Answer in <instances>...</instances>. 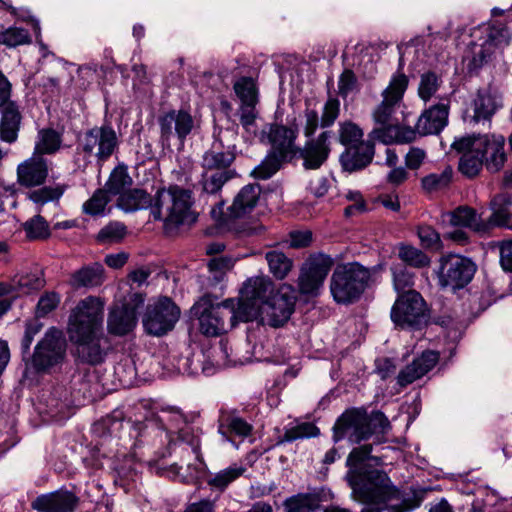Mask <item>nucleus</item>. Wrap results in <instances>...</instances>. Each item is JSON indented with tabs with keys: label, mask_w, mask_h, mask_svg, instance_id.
<instances>
[{
	"label": "nucleus",
	"mask_w": 512,
	"mask_h": 512,
	"mask_svg": "<svg viewBox=\"0 0 512 512\" xmlns=\"http://www.w3.org/2000/svg\"><path fill=\"white\" fill-rule=\"evenodd\" d=\"M334 261L324 253L312 254L301 268L299 290L305 295H317L329 274Z\"/></svg>",
	"instance_id": "17"
},
{
	"label": "nucleus",
	"mask_w": 512,
	"mask_h": 512,
	"mask_svg": "<svg viewBox=\"0 0 512 512\" xmlns=\"http://www.w3.org/2000/svg\"><path fill=\"white\" fill-rule=\"evenodd\" d=\"M79 505L80 498L66 488L41 494L31 502V508L37 512H75Z\"/></svg>",
	"instance_id": "21"
},
{
	"label": "nucleus",
	"mask_w": 512,
	"mask_h": 512,
	"mask_svg": "<svg viewBox=\"0 0 512 512\" xmlns=\"http://www.w3.org/2000/svg\"><path fill=\"white\" fill-rule=\"evenodd\" d=\"M26 236L30 240H43L50 236L48 222L41 215H35L23 224Z\"/></svg>",
	"instance_id": "52"
},
{
	"label": "nucleus",
	"mask_w": 512,
	"mask_h": 512,
	"mask_svg": "<svg viewBox=\"0 0 512 512\" xmlns=\"http://www.w3.org/2000/svg\"><path fill=\"white\" fill-rule=\"evenodd\" d=\"M320 433L319 428L310 422H305L294 426L292 428L286 429L284 434L278 438L277 445H282L286 442H293L298 439L316 437Z\"/></svg>",
	"instance_id": "48"
},
{
	"label": "nucleus",
	"mask_w": 512,
	"mask_h": 512,
	"mask_svg": "<svg viewBox=\"0 0 512 512\" xmlns=\"http://www.w3.org/2000/svg\"><path fill=\"white\" fill-rule=\"evenodd\" d=\"M30 41V34L24 28L10 27L5 31L0 32V44L8 47L28 44Z\"/></svg>",
	"instance_id": "57"
},
{
	"label": "nucleus",
	"mask_w": 512,
	"mask_h": 512,
	"mask_svg": "<svg viewBox=\"0 0 512 512\" xmlns=\"http://www.w3.org/2000/svg\"><path fill=\"white\" fill-rule=\"evenodd\" d=\"M178 439L186 444H188L193 453L196 456L197 461L200 464L205 465L204 458L201 452V434L202 430L199 427H195L191 425L189 422L185 423L182 427H179L177 430Z\"/></svg>",
	"instance_id": "42"
},
{
	"label": "nucleus",
	"mask_w": 512,
	"mask_h": 512,
	"mask_svg": "<svg viewBox=\"0 0 512 512\" xmlns=\"http://www.w3.org/2000/svg\"><path fill=\"white\" fill-rule=\"evenodd\" d=\"M417 235L421 246L425 249L437 250L442 246L440 234L430 225H419Z\"/></svg>",
	"instance_id": "59"
},
{
	"label": "nucleus",
	"mask_w": 512,
	"mask_h": 512,
	"mask_svg": "<svg viewBox=\"0 0 512 512\" xmlns=\"http://www.w3.org/2000/svg\"><path fill=\"white\" fill-rule=\"evenodd\" d=\"M370 271L357 262L338 265L330 279V292L338 304L356 302L365 291Z\"/></svg>",
	"instance_id": "9"
},
{
	"label": "nucleus",
	"mask_w": 512,
	"mask_h": 512,
	"mask_svg": "<svg viewBox=\"0 0 512 512\" xmlns=\"http://www.w3.org/2000/svg\"><path fill=\"white\" fill-rule=\"evenodd\" d=\"M316 499L310 494H298L285 501L286 512H316Z\"/></svg>",
	"instance_id": "54"
},
{
	"label": "nucleus",
	"mask_w": 512,
	"mask_h": 512,
	"mask_svg": "<svg viewBox=\"0 0 512 512\" xmlns=\"http://www.w3.org/2000/svg\"><path fill=\"white\" fill-rule=\"evenodd\" d=\"M235 94L240 99V124L247 132L256 134V106L259 102L258 87L251 77H241L233 85Z\"/></svg>",
	"instance_id": "18"
},
{
	"label": "nucleus",
	"mask_w": 512,
	"mask_h": 512,
	"mask_svg": "<svg viewBox=\"0 0 512 512\" xmlns=\"http://www.w3.org/2000/svg\"><path fill=\"white\" fill-rule=\"evenodd\" d=\"M110 202L109 195L105 189L99 188L94 191L92 196L83 203L82 211L84 214L97 217L105 213L106 206Z\"/></svg>",
	"instance_id": "49"
},
{
	"label": "nucleus",
	"mask_w": 512,
	"mask_h": 512,
	"mask_svg": "<svg viewBox=\"0 0 512 512\" xmlns=\"http://www.w3.org/2000/svg\"><path fill=\"white\" fill-rule=\"evenodd\" d=\"M181 315L179 306L169 297L161 296L150 301L142 314L146 334L161 337L172 331Z\"/></svg>",
	"instance_id": "13"
},
{
	"label": "nucleus",
	"mask_w": 512,
	"mask_h": 512,
	"mask_svg": "<svg viewBox=\"0 0 512 512\" xmlns=\"http://www.w3.org/2000/svg\"><path fill=\"white\" fill-rule=\"evenodd\" d=\"M393 285L398 295L406 291L414 290L415 274L404 265H395L392 268Z\"/></svg>",
	"instance_id": "53"
},
{
	"label": "nucleus",
	"mask_w": 512,
	"mask_h": 512,
	"mask_svg": "<svg viewBox=\"0 0 512 512\" xmlns=\"http://www.w3.org/2000/svg\"><path fill=\"white\" fill-rule=\"evenodd\" d=\"M398 257L405 264L417 269H422L430 265V257L420 249L408 245L401 244L398 248Z\"/></svg>",
	"instance_id": "43"
},
{
	"label": "nucleus",
	"mask_w": 512,
	"mask_h": 512,
	"mask_svg": "<svg viewBox=\"0 0 512 512\" xmlns=\"http://www.w3.org/2000/svg\"><path fill=\"white\" fill-rule=\"evenodd\" d=\"M49 170V161L42 155L33 153L17 165V184L27 189L42 186L47 181Z\"/></svg>",
	"instance_id": "20"
},
{
	"label": "nucleus",
	"mask_w": 512,
	"mask_h": 512,
	"mask_svg": "<svg viewBox=\"0 0 512 512\" xmlns=\"http://www.w3.org/2000/svg\"><path fill=\"white\" fill-rule=\"evenodd\" d=\"M438 271L439 285L453 291L466 287L474 277L476 264L468 257L447 254L440 258Z\"/></svg>",
	"instance_id": "14"
},
{
	"label": "nucleus",
	"mask_w": 512,
	"mask_h": 512,
	"mask_svg": "<svg viewBox=\"0 0 512 512\" xmlns=\"http://www.w3.org/2000/svg\"><path fill=\"white\" fill-rule=\"evenodd\" d=\"M443 218L453 227L468 228L479 234L487 233L484 220L471 206L460 205L452 211L445 212Z\"/></svg>",
	"instance_id": "31"
},
{
	"label": "nucleus",
	"mask_w": 512,
	"mask_h": 512,
	"mask_svg": "<svg viewBox=\"0 0 512 512\" xmlns=\"http://www.w3.org/2000/svg\"><path fill=\"white\" fill-rule=\"evenodd\" d=\"M68 184L57 183L53 186L42 185L38 189L31 190L27 193V198L38 207L41 212L42 207L48 202H58L68 189Z\"/></svg>",
	"instance_id": "40"
},
{
	"label": "nucleus",
	"mask_w": 512,
	"mask_h": 512,
	"mask_svg": "<svg viewBox=\"0 0 512 512\" xmlns=\"http://www.w3.org/2000/svg\"><path fill=\"white\" fill-rule=\"evenodd\" d=\"M492 54V51L485 45H481L479 50L474 52L473 57L469 61L467 68L470 73L477 72L486 64Z\"/></svg>",
	"instance_id": "63"
},
{
	"label": "nucleus",
	"mask_w": 512,
	"mask_h": 512,
	"mask_svg": "<svg viewBox=\"0 0 512 512\" xmlns=\"http://www.w3.org/2000/svg\"><path fill=\"white\" fill-rule=\"evenodd\" d=\"M508 39L509 31L504 25H492L486 29V40L483 45L490 49L491 46L508 44Z\"/></svg>",
	"instance_id": "60"
},
{
	"label": "nucleus",
	"mask_w": 512,
	"mask_h": 512,
	"mask_svg": "<svg viewBox=\"0 0 512 512\" xmlns=\"http://www.w3.org/2000/svg\"><path fill=\"white\" fill-rule=\"evenodd\" d=\"M364 132L356 123L347 120L339 123L338 141L345 148L363 143Z\"/></svg>",
	"instance_id": "47"
},
{
	"label": "nucleus",
	"mask_w": 512,
	"mask_h": 512,
	"mask_svg": "<svg viewBox=\"0 0 512 512\" xmlns=\"http://www.w3.org/2000/svg\"><path fill=\"white\" fill-rule=\"evenodd\" d=\"M104 306V300L93 295L76 304L68 317L67 333L71 342L104 336Z\"/></svg>",
	"instance_id": "7"
},
{
	"label": "nucleus",
	"mask_w": 512,
	"mask_h": 512,
	"mask_svg": "<svg viewBox=\"0 0 512 512\" xmlns=\"http://www.w3.org/2000/svg\"><path fill=\"white\" fill-rule=\"evenodd\" d=\"M10 283L15 285V292L12 295H16L18 292L30 294L41 290L45 286L46 280L43 270L35 268L16 275Z\"/></svg>",
	"instance_id": "37"
},
{
	"label": "nucleus",
	"mask_w": 512,
	"mask_h": 512,
	"mask_svg": "<svg viewBox=\"0 0 512 512\" xmlns=\"http://www.w3.org/2000/svg\"><path fill=\"white\" fill-rule=\"evenodd\" d=\"M340 113V101L337 98H329L323 107L321 118L316 109L306 107L304 110L305 123L304 135L307 138H314L317 128H328L334 124Z\"/></svg>",
	"instance_id": "27"
},
{
	"label": "nucleus",
	"mask_w": 512,
	"mask_h": 512,
	"mask_svg": "<svg viewBox=\"0 0 512 512\" xmlns=\"http://www.w3.org/2000/svg\"><path fill=\"white\" fill-rule=\"evenodd\" d=\"M373 444H363L353 448L346 459V466L348 467L347 480H350L354 475V471H367L369 468L361 466L366 460H373L377 465H382L383 461L380 457L371 456Z\"/></svg>",
	"instance_id": "38"
},
{
	"label": "nucleus",
	"mask_w": 512,
	"mask_h": 512,
	"mask_svg": "<svg viewBox=\"0 0 512 512\" xmlns=\"http://www.w3.org/2000/svg\"><path fill=\"white\" fill-rule=\"evenodd\" d=\"M60 295L56 292H45L40 298L36 306L37 317H45L55 310L60 303Z\"/></svg>",
	"instance_id": "61"
},
{
	"label": "nucleus",
	"mask_w": 512,
	"mask_h": 512,
	"mask_svg": "<svg viewBox=\"0 0 512 512\" xmlns=\"http://www.w3.org/2000/svg\"><path fill=\"white\" fill-rule=\"evenodd\" d=\"M481 155L477 148L463 153L458 163L459 172L470 179L476 177L485 165Z\"/></svg>",
	"instance_id": "44"
},
{
	"label": "nucleus",
	"mask_w": 512,
	"mask_h": 512,
	"mask_svg": "<svg viewBox=\"0 0 512 512\" xmlns=\"http://www.w3.org/2000/svg\"><path fill=\"white\" fill-rule=\"evenodd\" d=\"M331 134V131H322L317 137L308 138L303 147H299L297 157L303 160L306 170H317L327 161L331 152Z\"/></svg>",
	"instance_id": "22"
},
{
	"label": "nucleus",
	"mask_w": 512,
	"mask_h": 512,
	"mask_svg": "<svg viewBox=\"0 0 512 512\" xmlns=\"http://www.w3.org/2000/svg\"><path fill=\"white\" fill-rule=\"evenodd\" d=\"M390 317L400 329L421 330L429 323L430 310L422 295L410 290L397 296Z\"/></svg>",
	"instance_id": "11"
},
{
	"label": "nucleus",
	"mask_w": 512,
	"mask_h": 512,
	"mask_svg": "<svg viewBox=\"0 0 512 512\" xmlns=\"http://www.w3.org/2000/svg\"><path fill=\"white\" fill-rule=\"evenodd\" d=\"M222 429L240 437H247L252 431V425L241 417L229 415L221 420L220 430Z\"/></svg>",
	"instance_id": "58"
},
{
	"label": "nucleus",
	"mask_w": 512,
	"mask_h": 512,
	"mask_svg": "<svg viewBox=\"0 0 512 512\" xmlns=\"http://www.w3.org/2000/svg\"><path fill=\"white\" fill-rule=\"evenodd\" d=\"M260 194L259 184H248L242 187L227 209V218L238 219L251 213L259 201Z\"/></svg>",
	"instance_id": "32"
},
{
	"label": "nucleus",
	"mask_w": 512,
	"mask_h": 512,
	"mask_svg": "<svg viewBox=\"0 0 512 512\" xmlns=\"http://www.w3.org/2000/svg\"><path fill=\"white\" fill-rule=\"evenodd\" d=\"M157 122L160 128V142L162 146H170L171 139L177 137L179 143L184 145L187 137L195 128V119L185 109H171L158 116Z\"/></svg>",
	"instance_id": "16"
},
{
	"label": "nucleus",
	"mask_w": 512,
	"mask_h": 512,
	"mask_svg": "<svg viewBox=\"0 0 512 512\" xmlns=\"http://www.w3.org/2000/svg\"><path fill=\"white\" fill-rule=\"evenodd\" d=\"M500 264L504 271L512 272V239L499 244Z\"/></svg>",
	"instance_id": "64"
},
{
	"label": "nucleus",
	"mask_w": 512,
	"mask_h": 512,
	"mask_svg": "<svg viewBox=\"0 0 512 512\" xmlns=\"http://www.w3.org/2000/svg\"><path fill=\"white\" fill-rule=\"evenodd\" d=\"M269 270L276 279L283 280L293 267V261L283 252L272 250L265 256Z\"/></svg>",
	"instance_id": "45"
},
{
	"label": "nucleus",
	"mask_w": 512,
	"mask_h": 512,
	"mask_svg": "<svg viewBox=\"0 0 512 512\" xmlns=\"http://www.w3.org/2000/svg\"><path fill=\"white\" fill-rule=\"evenodd\" d=\"M66 354L67 341L63 332L56 327H50L25 361L26 370L38 375L51 374L62 366Z\"/></svg>",
	"instance_id": "8"
},
{
	"label": "nucleus",
	"mask_w": 512,
	"mask_h": 512,
	"mask_svg": "<svg viewBox=\"0 0 512 512\" xmlns=\"http://www.w3.org/2000/svg\"><path fill=\"white\" fill-rule=\"evenodd\" d=\"M449 105L437 103L425 109L412 128L416 136L438 135L448 124Z\"/></svg>",
	"instance_id": "24"
},
{
	"label": "nucleus",
	"mask_w": 512,
	"mask_h": 512,
	"mask_svg": "<svg viewBox=\"0 0 512 512\" xmlns=\"http://www.w3.org/2000/svg\"><path fill=\"white\" fill-rule=\"evenodd\" d=\"M146 294L134 292L120 305L109 310L107 317V331L110 335L124 337L137 326L138 309L144 305Z\"/></svg>",
	"instance_id": "15"
},
{
	"label": "nucleus",
	"mask_w": 512,
	"mask_h": 512,
	"mask_svg": "<svg viewBox=\"0 0 512 512\" xmlns=\"http://www.w3.org/2000/svg\"><path fill=\"white\" fill-rule=\"evenodd\" d=\"M348 483L356 500L364 504H387L400 501L401 491L393 485L386 472L378 469L354 471Z\"/></svg>",
	"instance_id": "6"
},
{
	"label": "nucleus",
	"mask_w": 512,
	"mask_h": 512,
	"mask_svg": "<svg viewBox=\"0 0 512 512\" xmlns=\"http://www.w3.org/2000/svg\"><path fill=\"white\" fill-rule=\"evenodd\" d=\"M241 296L235 308L241 322L258 320L261 308L274 294V285L268 277L257 276L249 278L240 291Z\"/></svg>",
	"instance_id": "12"
},
{
	"label": "nucleus",
	"mask_w": 512,
	"mask_h": 512,
	"mask_svg": "<svg viewBox=\"0 0 512 512\" xmlns=\"http://www.w3.org/2000/svg\"><path fill=\"white\" fill-rule=\"evenodd\" d=\"M118 137L111 125L95 126L79 138L73 162L77 170L85 172L95 156L99 164L106 162L118 149Z\"/></svg>",
	"instance_id": "5"
},
{
	"label": "nucleus",
	"mask_w": 512,
	"mask_h": 512,
	"mask_svg": "<svg viewBox=\"0 0 512 512\" xmlns=\"http://www.w3.org/2000/svg\"><path fill=\"white\" fill-rule=\"evenodd\" d=\"M105 279L104 266L99 262H93L71 273L68 283L74 290L91 289L101 286Z\"/></svg>",
	"instance_id": "33"
},
{
	"label": "nucleus",
	"mask_w": 512,
	"mask_h": 512,
	"mask_svg": "<svg viewBox=\"0 0 512 512\" xmlns=\"http://www.w3.org/2000/svg\"><path fill=\"white\" fill-rule=\"evenodd\" d=\"M298 134L296 124L292 126L270 124L267 138L271 149L261 163L254 168L251 175L255 179L267 180L280 170L283 163L291 162L296 158L299 153V147L296 145Z\"/></svg>",
	"instance_id": "4"
},
{
	"label": "nucleus",
	"mask_w": 512,
	"mask_h": 512,
	"mask_svg": "<svg viewBox=\"0 0 512 512\" xmlns=\"http://www.w3.org/2000/svg\"><path fill=\"white\" fill-rule=\"evenodd\" d=\"M22 120V108L17 101L0 107V141L10 145L16 143Z\"/></svg>",
	"instance_id": "29"
},
{
	"label": "nucleus",
	"mask_w": 512,
	"mask_h": 512,
	"mask_svg": "<svg viewBox=\"0 0 512 512\" xmlns=\"http://www.w3.org/2000/svg\"><path fill=\"white\" fill-rule=\"evenodd\" d=\"M294 308L295 298L292 295L276 292L262 306L257 321L270 327H281L290 319Z\"/></svg>",
	"instance_id": "19"
},
{
	"label": "nucleus",
	"mask_w": 512,
	"mask_h": 512,
	"mask_svg": "<svg viewBox=\"0 0 512 512\" xmlns=\"http://www.w3.org/2000/svg\"><path fill=\"white\" fill-rule=\"evenodd\" d=\"M477 150L482 154L486 169L491 173L499 172L507 160L505 137L502 135L478 136Z\"/></svg>",
	"instance_id": "23"
},
{
	"label": "nucleus",
	"mask_w": 512,
	"mask_h": 512,
	"mask_svg": "<svg viewBox=\"0 0 512 512\" xmlns=\"http://www.w3.org/2000/svg\"><path fill=\"white\" fill-rule=\"evenodd\" d=\"M246 469L243 466H231L216 473L212 478L208 479L207 484L217 490L223 491L226 487L239 478Z\"/></svg>",
	"instance_id": "51"
},
{
	"label": "nucleus",
	"mask_w": 512,
	"mask_h": 512,
	"mask_svg": "<svg viewBox=\"0 0 512 512\" xmlns=\"http://www.w3.org/2000/svg\"><path fill=\"white\" fill-rule=\"evenodd\" d=\"M194 203L193 191L178 184L159 188L154 196L143 189H127L117 199V206L125 212L150 208L153 219L163 222L167 236H174L182 226H192L198 221Z\"/></svg>",
	"instance_id": "1"
},
{
	"label": "nucleus",
	"mask_w": 512,
	"mask_h": 512,
	"mask_svg": "<svg viewBox=\"0 0 512 512\" xmlns=\"http://www.w3.org/2000/svg\"><path fill=\"white\" fill-rule=\"evenodd\" d=\"M43 324L38 319L26 321L25 331L20 342L22 359L25 362L32 354L30 353L31 344L35 336L41 331Z\"/></svg>",
	"instance_id": "56"
},
{
	"label": "nucleus",
	"mask_w": 512,
	"mask_h": 512,
	"mask_svg": "<svg viewBox=\"0 0 512 512\" xmlns=\"http://www.w3.org/2000/svg\"><path fill=\"white\" fill-rule=\"evenodd\" d=\"M127 234V227L121 222H110L105 225L97 235L100 243H118Z\"/></svg>",
	"instance_id": "55"
},
{
	"label": "nucleus",
	"mask_w": 512,
	"mask_h": 512,
	"mask_svg": "<svg viewBox=\"0 0 512 512\" xmlns=\"http://www.w3.org/2000/svg\"><path fill=\"white\" fill-rule=\"evenodd\" d=\"M104 336H95L82 341L72 342L76 346V360L82 364L97 366L105 361L107 351L101 345Z\"/></svg>",
	"instance_id": "34"
},
{
	"label": "nucleus",
	"mask_w": 512,
	"mask_h": 512,
	"mask_svg": "<svg viewBox=\"0 0 512 512\" xmlns=\"http://www.w3.org/2000/svg\"><path fill=\"white\" fill-rule=\"evenodd\" d=\"M132 185V178L129 176L126 167L117 166L112 170L106 181L105 189L109 195H119Z\"/></svg>",
	"instance_id": "46"
},
{
	"label": "nucleus",
	"mask_w": 512,
	"mask_h": 512,
	"mask_svg": "<svg viewBox=\"0 0 512 512\" xmlns=\"http://www.w3.org/2000/svg\"><path fill=\"white\" fill-rule=\"evenodd\" d=\"M236 159V146H225L220 139H215L211 147L203 154L201 166L203 170L214 171L231 169Z\"/></svg>",
	"instance_id": "28"
},
{
	"label": "nucleus",
	"mask_w": 512,
	"mask_h": 512,
	"mask_svg": "<svg viewBox=\"0 0 512 512\" xmlns=\"http://www.w3.org/2000/svg\"><path fill=\"white\" fill-rule=\"evenodd\" d=\"M409 79L402 73L394 74L389 85L381 93L382 101L372 112L374 128L368 134L371 139L389 145L393 143H411L414 132L410 126H401L396 118V111L408 88Z\"/></svg>",
	"instance_id": "2"
},
{
	"label": "nucleus",
	"mask_w": 512,
	"mask_h": 512,
	"mask_svg": "<svg viewBox=\"0 0 512 512\" xmlns=\"http://www.w3.org/2000/svg\"><path fill=\"white\" fill-rule=\"evenodd\" d=\"M453 171L447 166L441 173H431L421 179L423 190L428 193L437 192L445 189L452 181Z\"/></svg>",
	"instance_id": "50"
},
{
	"label": "nucleus",
	"mask_w": 512,
	"mask_h": 512,
	"mask_svg": "<svg viewBox=\"0 0 512 512\" xmlns=\"http://www.w3.org/2000/svg\"><path fill=\"white\" fill-rule=\"evenodd\" d=\"M192 312L199 320V330L205 336H218L226 331V322L230 328L238 322V311L234 299H226L220 304H213L209 297H202L193 307Z\"/></svg>",
	"instance_id": "10"
},
{
	"label": "nucleus",
	"mask_w": 512,
	"mask_h": 512,
	"mask_svg": "<svg viewBox=\"0 0 512 512\" xmlns=\"http://www.w3.org/2000/svg\"><path fill=\"white\" fill-rule=\"evenodd\" d=\"M443 84L441 75L435 71L428 70L420 75L418 85V96L425 103L430 101L439 91Z\"/></svg>",
	"instance_id": "41"
},
{
	"label": "nucleus",
	"mask_w": 512,
	"mask_h": 512,
	"mask_svg": "<svg viewBox=\"0 0 512 512\" xmlns=\"http://www.w3.org/2000/svg\"><path fill=\"white\" fill-rule=\"evenodd\" d=\"M235 175L236 172L233 169H224L221 171L204 170L200 179L202 191L206 194L216 195L228 181L235 177Z\"/></svg>",
	"instance_id": "39"
},
{
	"label": "nucleus",
	"mask_w": 512,
	"mask_h": 512,
	"mask_svg": "<svg viewBox=\"0 0 512 512\" xmlns=\"http://www.w3.org/2000/svg\"><path fill=\"white\" fill-rule=\"evenodd\" d=\"M440 353L434 350H425L413 361L400 370L397 384L404 388L427 375L439 362Z\"/></svg>",
	"instance_id": "25"
},
{
	"label": "nucleus",
	"mask_w": 512,
	"mask_h": 512,
	"mask_svg": "<svg viewBox=\"0 0 512 512\" xmlns=\"http://www.w3.org/2000/svg\"><path fill=\"white\" fill-rule=\"evenodd\" d=\"M62 142V131H58L52 127L42 128L37 133L33 153L42 155V157L45 155H54L61 149Z\"/></svg>",
	"instance_id": "36"
},
{
	"label": "nucleus",
	"mask_w": 512,
	"mask_h": 512,
	"mask_svg": "<svg viewBox=\"0 0 512 512\" xmlns=\"http://www.w3.org/2000/svg\"><path fill=\"white\" fill-rule=\"evenodd\" d=\"M357 77L353 70L345 69L339 76L338 92L343 98L347 97L350 92L356 87Z\"/></svg>",
	"instance_id": "62"
},
{
	"label": "nucleus",
	"mask_w": 512,
	"mask_h": 512,
	"mask_svg": "<svg viewBox=\"0 0 512 512\" xmlns=\"http://www.w3.org/2000/svg\"><path fill=\"white\" fill-rule=\"evenodd\" d=\"M390 429L391 424L383 412L376 410L369 414L365 408H350L337 418L332 439L337 443L347 438L351 443L359 444Z\"/></svg>",
	"instance_id": "3"
},
{
	"label": "nucleus",
	"mask_w": 512,
	"mask_h": 512,
	"mask_svg": "<svg viewBox=\"0 0 512 512\" xmlns=\"http://www.w3.org/2000/svg\"><path fill=\"white\" fill-rule=\"evenodd\" d=\"M375 141L368 137L363 143L345 148L339 158L343 170L352 173L369 166L375 155Z\"/></svg>",
	"instance_id": "26"
},
{
	"label": "nucleus",
	"mask_w": 512,
	"mask_h": 512,
	"mask_svg": "<svg viewBox=\"0 0 512 512\" xmlns=\"http://www.w3.org/2000/svg\"><path fill=\"white\" fill-rule=\"evenodd\" d=\"M512 201L509 196L499 194L496 195L490 203L492 214L487 220H484V225L487 227V233L495 227H505L512 229L511 214L507 208L511 205Z\"/></svg>",
	"instance_id": "35"
},
{
	"label": "nucleus",
	"mask_w": 512,
	"mask_h": 512,
	"mask_svg": "<svg viewBox=\"0 0 512 512\" xmlns=\"http://www.w3.org/2000/svg\"><path fill=\"white\" fill-rule=\"evenodd\" d=\"M502 106V95L496 89L491 86L479 89L472 102V119L474 122L490 121Z\"/></svg>",
	"instance_id": "30"
}]
</instances>
